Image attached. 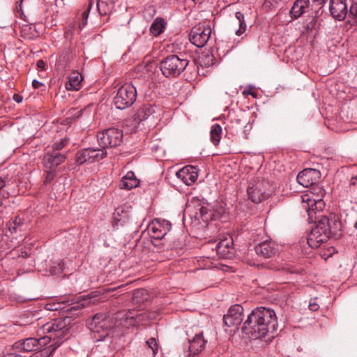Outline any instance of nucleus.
Returning a JSON list of instances; mask_svg holds the SVG:
<instances>
[{
    "label": "nucleus",
    "instance_id": "nucleus-1",
    "mask_svg": "<svg viewBox=\"0 0 357 357\" xmlns=\"http://www.w3.org/2000/svg\"><path fill=\"white\" fill-rule=\"evenodd\" d=\"M155 314L152 312L139 311L135 309L121 310L114 317L105 313H97L87 321L94 341H102L114 327L129 328L131 326L146 325L149 320L154 319Z\"/></svg>",
    "mask_w": 357,
    "mask_h": 357
},
{
    "label": "nucleus",
    "instance_id": "nucleus-2",
    "mask_svg": "<svg viewBox=\"0 0 357 357\" xmlns=\"http://www.w3.org/2000/svg\"><path fill=\"white\" fill-rule=\"evenodd\" d=\"M277 326L275 311L269 307H258L248 316L241 330L249 338L257 340L273 337Z\"/></svg>",
    "mask_w": 357,
    "mask_h": 357
},
{
    "label": "nucleus",
    "instance_id": "nucleus-3",
    "mask_svg": "<svg viewBox=\"0 0 357 357\" xmlns=\"http://www.w3.org/2000/svg\"><path fill=\"white\" fill-rule=\"evenodd\" d=\"M307 236V244L312 248H317L330 238H338L342 236V222L338 216L331 213L323 215L317 221Z\"/></svg>",
    "mask_w": 357,
    "mask_h": 357
},
{
    "label": "nucleus",
    "instance_id": "nucleus-4",
    "mask_svg": "<svg viewBox=\"0 0 357 357\" xmlns=\"http://www.w3.org/2000/svg\"><path fill=\"white\" fill-rule=\"evenodd\" d=\"M71 319L69 317H59L42 325L43 333H47V342L50 344L45 349L46 353L52 355L54 351L69 337Z\"/></svg>",
    "mask_w": 357,
    "mask_h": 357
},
{
    "label": "nucleus",
    "instance_id": "nucleus-5",
    "mask_svg": "<svg viewBox=\"0 0 357 357\" xmlns=\"http://www.w3.org/2000/svg\"><path fill=\"white\" fill-rule=\"evenodd\" d=\"M215 214L209 205L203 206L198 199H192L186 204L183 223L185 225L188 218L193 227L202 229L206 227L210 221L215 220Z\"/></svg>",
    "mask_w": 357,
    "mask_h": 357
},
{
    "label": "nucleus",
    "instance_id": "nucleus-6",
    "mask_svg": "<svg viewBox=\"0 0 357 357\" xmlns=\"http://www.w3.org/2000/svg\"><path fill=\"white\" fill-rule=\"evenodd\" d=\"M137 89L132 84L126 83L122 85L113 98V104L116 109H125L130 107L135 102Z\"/></svg>",
    "mask_w": 357,
    "mask_h": 357
},
{
    "label": "nucleus",
    "instance_id": "nucleus-7",
    "mask_svg": "<svg viewBox=\"0 0 357 357\" xmlns=\"http://www.w3.org/2000/svg\"><path fill=\"white\" fill-rule=\"evenodd\" d=\"M123 131L115 128H110L99 132L97 134V142L100 148L106 151V149L116 147L123 141Z\"/></svg>",
    "mask_w": 357,
    "mask_h": 357
},
{
    "label": "nucleus",
    "instance_id": "nucleus-8",
    "mask_svg": "<svg viewBox=\"0 0 357 357\" xmlns=\"http://www.w3.org/2000/svg\"><path fill=\"white\" fill-rule=\"evenodd\" d=\"M301 206L306 211L310 220L317 222L322 215H318L325 207V203L321 199H315L310 194L300 196Z\"/></svg>",
    "mask_w": 357,
    "mask_h": 357
},
{
    "label": "nucleus",
    "instance_id": "nucleus-9",
    "mask_svg": "<svg viewBox=\"0 0 357 357\" xmlns=\"http://www.w3.org/2000/svg\"><path fill=\"white\" fill-rule=\"evenodd\" d=\"M106 151L100 149L86 148L78 151L75 155V163L82 165L86 162H94L105 158Z\"/></svg>",
    "mask_w": 357,
    "mask_h": 357
},
{
    "label": "nucleus",
    "instance_id": "nucleus-10",
    "mask_svg": "<svg viewBox=\"0 0 357 357\" xmlns=\"http://www.w3.org/2000/svg\"><path fill=\"white\" fill-rule=\"evenodd\" d=\"M266 183L262 181L250 183L247 193L249 199L255 204H259L268 199L270 196L269 191L266 190Z\"/></svg>",
    "mask_w": 357,
    "mask_h": 357
},
{
    "label": "nucleus",
    "instance_id": "nucleus-11",
    "mask_svg": "<svg viewBox=\"0 0 357 357\" xmlns=\"http://www.w3.org/2000/svg\"><path fill=\"white\" fill-rule=\"evenodd\" d=\"M47 344V337H43L39 339L29 337L15 342L13 346V350L33 351L42 349Z\"/></svg>",
    "mask_w": 357,
    "mask_h": 357
},
{
    "label": "nucleus",
    "instance_id": "nucleus-12",
    "mask_svg": "<svg viewBox=\"0 0 357 357\" xmlns=\"http://www.w3.org/2000/svg\"><path fill=\"white\" fill-rule=\"evenodd\" d=\"M211 34V29L208 26H195L189 34V40L197 47H204L208 41Z\"/></svg>",
    "mask_w": 357,
    "mask_h": 357
},
{
    "label": "nucleus",
    "instance_id": "nucleus-13",
    "mask_svg": "<svg viewBox=\"0 0 357 357\" xmlns=\"http://www.w3.org/2000/svg\"><path fill=\"white\" fill-rule=\"evenodd\" d=\"M245 123L246 119H243L240 116L235 114H229L227 122L225 123V137L229 139H233L243 129Z\"/></svg>",
    "mask_w": 357,
    "mask_h": 357
},
{
    "label": "nucleus",
    "instance_id": "nucleus-14",
    "mask_svg": "<svg viewBox=\"0 0 357 357\" xmlns=\"http://www.w3.org/2000/svg\"><path fill=\"white\" fill-rule=\"evenodd\" d=\"M243 307L241 305L236 304L231 306L223 317L225 325L228 327L238 328L243 321Z\"/></svg>",
    "mask_w": 357,
    "mask_h": 357
},
{
    "label": "nucleus",
    "instance_id": "nucleus-15",
    "mask_svg": "<svg viewBox=\"0 0 357 357\" xmlns=\"http://www.w3.org/2000/svg\"><path fill=\"white\" fill-rule=\"evenodd\" d=\"M321 177V173L316 169H305L297 176L298 183L304 188H308L317 183Z\"/></svg>",
    "mask_w": 357,
    "mask_h": 357
},
{
    "label": "nucleus",
    "instance_id": "nucleus-16",
    "mask_svg": "<svg viewBox=\"0 0 357 357\" xmlns=\"http://www.w3.org/2000/svg\"><path fill=\"white\" fill-rule=\"evenodd\" d=\"M160 68L165 77H176L178 75V56H168L160 63Z\"/></svg>",
    "mask_w": 357,
    "mask_h": 357
},
{
    "label": "nucleus",
    "instance_id": "nucleus-17",
    "mask_svg": "<svg viewBox=\"0 0 357 357\" xmlns=\"http://www.w3.org/2000/svg\"><path fill=\"white\" fill-rule=\"evenodd\" d=\"M192 335V329L190 331H186V335L188 336L189 342L190 354L195 355L204 349L206 341L204 339L202 332L195 333L192 339H190V336Z\"/></svg>",
    "mask_w": 357,
    "mask_h": 357
},
{
    "label": "nucleus",
    "instance_id": "nucleus-18",
    "mask_svg": "<svg viewBox=\"0 0 357 357\" xmlns=\"http://www.w3.org/2000/svg\"><path fill=\"white\" fill-rule=\"evenodd\" d=\"M234 242L231 236L221 239L215 245L217 255L223 259H230L234 255Z\"/></svg>",
    "mask_w": 357,
    "mask_h": 357
},
{
    "label": "nucleus",
    "instance_id": "nucleus-19",
    "mask_svg": "<svg viewBox=\"0 0 357 357\" xmlns=\"http://www.w3.org/2000/svg\"><path fill=\"white\" fill-rule=\"evenodd\" d=\"M66 159V154L48 150L43 157L44 166L47 169H55Z\"/></svg>",
    "mask_w": 357,
    "mask_h": 357
},
{
    "label": "nucleus",
    "instance_id": "nucleus-20",
    "mask_svg": "<svg viewBox=\"0 0 357 357\" xmlns=\"http://www.w3.org/2000/svg\"><path fill=\"white\" fill-rule=\"evenodd\" d=\"M331 15L337 20H343L348 13L347 0H331Z\"/></svg>",
    "mask_w": 357,
    "mask_h": 357
},
{
    "label": "nucleus",
    "instance_id": "nucleus-21",
    "mask_svg": "<svg viewBox=\"0 0 357 357\" xmlns=\"http://www.w3.org/2000/svg\"><path fill=\"white\" fill-rule=\"evenodd\" d=\"M257 255L263 258H270L274 256L278 252V245L271 241H265L255 248Z\"/></svg>",
    "mask_w": 357,
    "mask_h": 357
},
{
    "label": "nucleus",
    "instance_id": "nucleus-22",
    "mask_svg": "<svg viewBox=\"0 0 357 357\" xmlns=\"http://www.w3.org/2000/svg\"><path fill=\"white\" fill-rule=\"evenodd\" d=\"M197 168L194 166L188 165L180 169V179L186 185L194 183L197 181Z\"/></svg>",
    "mask_w": 357,
    "mask_h": 357
},
{
    "label": "nucleus",
    "instance_id": "nucleus-23",
    "mask_svg": "<svg viewBox=\"0 0 357 357\" xmlns=\"http://www.w3.org/2000/svg\"><path fill=\"white\" fill-rule=\"evenodd\" d=\"M40 319L39 312L26 311L20 317V325L33 326L36 328L40 326L38 322Z\"/></svg>",
    "mask_w": 357,
    "mask_h": 357
},
{
    "label": "nucleus",
    "instance_id": "nucleus-24",
    "mask_svg": "<svg viewBox=\"0 0 357 357\" xmlns=\"http://www.w3.org/2000/svg\"><path fill=\"white\" fill-rule=\"evenodd\" d=\"M6 227L10 235H12L13 234H17V232L24 231L26 227V225L24 222V218L17 215L13 219H11L7 223Z\"/></svg>",
    "mask_w": 357,
    "mask_h": 357
},
{
    "label": "nucleus",
    "instance_id": "nucleus-25",
    "mask_svg": "<svg viewBox=\"0 0 357 357\" xmlns=\"http://www.w3.org/2000/svg\"><path fill=\"white\" fill-rule=\"evenodd\" d=\"M139 185V180L137 178L133 172L130 171L121 178L120 186L121 188L131 190Z\"/></svg>",
    "mask_w": 357,
    "mask_h": 357
},
{
    "label": "nucleus",
    "instance_id": "nucleus-26",
    "mask_svg": "<svg viewBox=\"0 0 357 357\" xmlns=\"http://www.w3.org/2000/svg\"><path fill=\"white\" fill-rule=\"evenodd\" d=\"M83 77L78 72H73L66 82V89L68 91H77L80 89Z\"/></svg>",
    "mask_w": 357,
    "mask_h": 357
},
{
    "label": "nucleus",
    "instance_id": "nucleus-27",
    "mask_svg": "<svg viewBox=\"0 0 357 357\" xmlns=\"http://www.w3.org/2000/svg\"><path fill=\"white\" fill-rule=\"evenodd\" d=\"M155 112V107L152 105H144L141 107L135 114V120L138 123L147 119L149 116Z\"/></svg>",
    "mask_w": 357,
    "mask_h": 357
},
{
    "label": "nucleus",
    "instance_id": "nucleus-28",
    "mask_svg": "<svg viewBox=\"0 0 357 357\" xmlns=\"http://www.w3.org/2000/svg\"><path fill=\"white\" fill-rule=\"evenodd\" d=\"M169 230V228L167 229L164 228L162 229V226L158 222L152 223V225L149 227V231L150 233L151 238L157 241L162 240Z\"/></svg>",
    "mask_w": 357,
    "mask_h": 357
},
{
    "label": "nucleus",
    "instance_id": "nucleus-29",
    "mask_svg": "<svg viewBox=\"0 0 357 357\" xmlns=\"http://www.w3.org/2000/svg\"><path fill=\"white\" fill-rule=\"evenodd\" d=\"M185 55H183L180 53V70L182 69V71H180V75L182 74L183 77L187 81L190 82L195 77V73L190 72V75L186 76V71L189 70H193L194 66H189V60L187 59L186 57H184Z\"/></svg>",
    "mask_w": 357,
    "mask_h": 357
},
{
    "label": "nucleus",
    "instance_id": "nucleus-30",
    "mask_svg": "<svg viewBox=\"0 0 357 357\" xmlns=\"http://www.w3.org/2000/svg\"><path fill=\"white\" fill-rule=\"evenodd\" d=\"M309 0H296L291 9V13L294 18L301 17L304 13L305 8L308 7Z\"/></svg>",
    "mask_w": 357,
    "mask_h": 357
},
{
    "label": "nucleus",
    "instance_id": "nucleus-31",
    "mask_svg": "<svg viewBox=\"0 0 357 357\" xmlns=\"http://www.w3.org/2000/svg\"><path fill=\"white\" fill-rule=\"evenodd\" d=\"M92 6V1L89 2L86 8L80 14H77V20L78 21L79 30H82L87 24L89 14Z\"/></svg>",
    "mask_w": 357,
    "mask_h": 357
},
{
    "label": "nucleus",
    "instance_id": "nucleus-32",
    "mask_svg": "<svg viewBox=\"0 0 357 357\" xmlns=\"http://www.w3.org/2000/svg\"><path fill=\"white\" fill-rule=\"evenodd\" d=\"M178 179V169H177L176 167H172L169 169H168L167 175H166V180L176 190H178V188H177Z\"/></svg>",
    "mask_w": 357,
    "mask_h": 357
},
{
    "label": "nucleus",
    "instance_id": "nucleus-33",
    "mask_svg": "<svg viewBox=\"0 0 357 357\" xmlns=\"http://www.w3.org/2000/svg\"><path fill=\"white\" fill-rule=\"evenodd\" d=\"M222 127L219 124H214L212 126L210 131L211 140L212 143L217 146L221 139L222 135Z\"/></svg>",
    "mask_w": 357,
    "mask_h": 357
},
{
    "label": "nucleus",
    "instance_id": "nucleus-34",
    "mask_svg": "<svg viewBox=\"0 0 357 357\" xmlns=\"http://www.w3.org/2000/svg\"><path fill=\"white\" fill-rule=\"evenodd\" d=\"M64 302H58V303H48L45 304V309L49 311H58V310H64V311H71L73 310H76L77 306L73 305L68 307L65 310L66 307L63 306Z\"/></svg>",
    "mask_w": 357,
    "mask_h": 357
},
{
    "label": "nucleus",
    "instance_id": "nucleus-35",
    "mask_svg": "<svg viewBox=\"0 0 357 357\" xmlns=\"http://www.w3.org/2000/svg\"><path fill=\"white\" fill-rule=\"evenodd\" d=\"M165 29V22L161 18H157L150 27V32L157 36L161 34Z\"/></svg>",
    "mask_w": 357,
    "mask_h": 357
},
{
    "label": "nucleus",
    "instance_id": "nucleus-36",
    "mask_svg": "<svg viewBox=\"0 0 357 357\" xmlns=\"http://www.w3.org/2000/svg\"><path fill=\"white\" fill-rule=\"evenodd\" d=\"M63 269V262L61 260L53 261L50 264V272L52 275H59Z\"/></svg>",
    "mask_w": 357,
    "mask_h": 357
},
{
    "label": "nucleus",
    "instance_id": "nucleus-37",
    "mask_svg": "<svg viewBox=\"0 0 357 357\" xmlns=\"http://www.w3.org/2000/svg\"><path fill=\"white\" fill-rule=\"evenodd\" d=\"M235 17L238 22L239 29L236 31L237 36L242 35L246 30V23L244 19V15L241 12H236Z\"/></svg>",
    "mask_w": 357,
    "mask_h": 357
},
{
    "label": "nucleus",
    "instance_id": "nucleus-38",
    "mask_svg": "<svg viewBox=\"0 0 357 357\" xmlns=\"http://www.w3.org/2000/svg\"><path fill=\"white\" fill-rule=\"evenodd\" d=\"M199 62L201 66L205 67H209L214 64L215 58L214 56L209 53L202 54L199 57Z\"/></svg>",
    "mask_w": 357,
    "mask_h": 357
},
{
    "label": "nucleus",
    "instance_id": "nucleus-39",
    "mask_svg": "<svg viewBox=\"0 0 357 357\" xmlns=\"http://www.w3.org/2000/svg\"><path fill=\"white\" fill-rule=\"evenodd\" d=\"M69 144V139L64 137L61 139L60 141L55 142L52 146V151L55 152H60L63 149H64Z\"/></svg>",
    "mask_w": 357,
    "mask_h": 357
},
{
    "label": "nucleus",
    "instance_id": "nucleus-40",
    "mask_svg": "<svg viewBox=\"0 0 357 357\" xmlns=\"http://www.w3.org/2000/svg\"><path fill=\"white\" fill-rule=\"evenodd\" d=\"M56 172L55 169H49L46 172V175L43 181L44 185H47L50 184L56 177Z\"/></svg>",
    "mask_w": 357,
    "mask_h": 357
},
{
    "label": "nucleus",
    "instance_id": "nucleus-41",
    "mask_svg": "<svg viewBox=\"0 0 357 357\" xmlns=\"http://www.w3.org/2000/svg\"><path fill=\"white\" fill-rule=\"evenodd\" d=\"M147 346L149 349L152 350L153 355L155 356L158 353V344L157 343L156 340L154 337L149 338L146 342Z\"/></svg>",
    "mask_w": 357,
    "mask_h": 357
},
{
    "label": "nucleus",
    "instance_id": "nucleus-42",
    "mask_svg": "<svg viewBox=\"0 0 357 357\" xmlns=\"http://www.w3.org/2000/svg\"><path fill=\"white\" fill-rule=\"evenodd\" d=\"M349 15L354 17H357V1L353 0L349 9Z\"/></svg>",
    "mask_w": 357,
    "mask_h": 357
},
{
    "label": "nucleus",
    "instance_id": "nucleus-43",
    "mask_svg": "<svg viewBox=\"0 0 357 357\" xmlns=\"http://www.w3.org/2000/svg\"><path fill=\"white\" fill-rule=\"evenodd\" d=\"M199 262L200 264L205 263L204 264V268H210L212 267V263L210 261V257H203L201 258L200 260H199Z\"/></svg>",
    "mask_w": 357,
    "mask_h": 357
},
{
    "label": "nucleus",
    "instance_id": "nucleus-44",
    "mask_svg": "<svg viewBox=\"0 0 357 357\" xmlns=\"http://www.w3.org/2000/svg\"><path fill=\"white\" fill-rule=\"evenodd\" d=\"M251 126L248 125V122L246 121V123L244 124V126L243 127V138L247 139H248V135L250 133V131L251 130Z\"/></svg>",
    "mask_w": 357,
    "mask_h": 357
},
{
    "label": "nucleus",
    "instance_id": "nucleus-45",
    "mask_svg": "<svg viewBox=\"0 0 357 357\" xmlns=\"http://www.w3.org/2000/svg\"><path fill=\"white\" fill-rule=\"evenodd\" d=\"M103 6H105V3L103 1H98L97 2V8L100 15H106V13H107L105 10H102V9H101V8Z\"/></svg>",
    "mask_w": 357,
    "mask_h": 357
},
{
    "label": "nucleus",
    "instance_id": "nucleus-46",
    "mask_svg": "<svg viewBox=\"0 0 357 357\" xmlns=\"http://www.w3.org/2000/svg\"><path fill=\"white\" fill-rule=\"evenodd\" d=\"M32 86L34 89H39L40 86L45 87V85L42 82H40L36 79L33 80Z\"/></svg>",
    "mask_w": 357,
    "mask_h": 357
},
{
    "label": "nucleus",
    "instance_id": "nucleus-47",
    "mask_svg": "<svg viewBox=\"0 0 357 357\" xmlns=\"http://www.w3.org/2000/svg\"><path fill=\"white\" fill-rule=\"evenodd\" d=\"M89 107V106L77 111V112L75 114V115L76 116L77 118H79V116H82L84 112H87Z\"/></svg>",
    "mask_w": 357,
    "mask_h": 357
},
{
    "label": "nucleus",
    "instance_id": "nucleus-48",
    "mask_svg": "<svg viewBox=\"0 0 357 357\" xmlns=\"http://www.w3.org/2000/svg\"><path fill=\"white\" fill-rule=\"evenodd\" d=\"M3 357H22L21 354H17L15 350L13 351L8 353Z\"/></svg>",
    "mask_w": 357,
    "mask_h": 357
},
{
    "label": "nucleus",
    "instance_id": "nucleus-49",
    "mask_svg": "<svg viewBox=\"0 0 357 357\" xmlns=\"http://www.w3.org/2000/svg\"><path fill=\"white\" fill-rule=\"evenodd\" d=\"M309 309L311 310V311H317L319 309V305L315 303H312L310 302V304H309Z\"/></svg>",
    "mask_w": 357,
    "mask_h": 357
},
{
    "label": "nucleus",
    "instance_id": "nucleus-50",
    "mask_svg": "<svg viewBox=\"0 0 357 357\" xmlns=\"http://www.w3.org/2000/svg\"><path fill=\"white\" fill-rule=\"evenodd\" d=\"M36 65L40 69H45V63L42 59L37 61Z\"/></svg>",
    "mask_w": 357,
    "mask_h": 357
},
{
    "label": "nucleus",
    "instance_id": "nucleus-51",
    "mask_svg": "<svg viewBox=\"0 0 357 357\" xmlns=\"http://www.w3.org/2000/svg\"><path fill=\"white\" fill-rule=\"evenodd\" d=\"M13 100L17 102H21L22 101V97L20 96L19 94H14L13 95Z\"/></svg>",
    "mask_w": 357,
    "mask_h": 357
},
{
    "label": "nucleus",
    "instance_id": "nucleus-52",
    "mask_svg": "<svg viewBox=\"0 0 357 357\" xmlns=\"http://www.w3.org/2000/svg\"><path fill=\"white\" fill-rule=\"evenodd\" d=\"M23 0H20V1H17V9H18L20 12H21V14H22V3Z\"/></svg>",
    "mask_w": 357,
    "mask_h": 357
},
{
    "label": "nucleus",
    "instance_id": "nucleus-53",
    "mask_svg": "<svg viewBox=\"0 0 357 357\" xmlns=\"http://www.w3.org/2000/svg\"><path fill=\"white\" fill-rule=\"evenodd\" d=\"M160 241H161V240H159L158 241H155V240L153 239V240H152V243H153L155 246H156V247H160V245H161Z\"/></svg>",
    "mask_w": 357,
    "mask_h": 357
},
{
    "label": "nucleus",
    "instance_id": "nucleus-54",
    "mask_svg": "<svg viewBox=\"0 0 357 357\" xmlns=\"http://www.w3.org/2000/svg\"><path fill=\"white\" fill-rule=\"evenodd\" d=\"M288 271L291 273H297V271L293 268H287Z\"/></svg>",
    "mask_w": 357,
    "mask_h": 357
},
{
    "label": "nucleus",
    "instance_id": "nucleus-55",
    "mask_svg": "<svg viewBox=\"0 0 357 357\" xmlns=\"http://www.w3.org/2000/svg\"><path fill=\"white\" fill-rule=\"evenodd\" d=\"M142 291H143V290H142V289L137 290V291L134 293V295H135V296H137V295L138 294L141 293Z\"/></svg>",
    "mask_w": 357,
    "mask_h": 357
},
{
    "label": "nucleus",
    "instance_id": "nucleus-56",
    "mask_svg": "<svg viewBox=\"0 0 357 357\" xmlns=\"http://www.w3.org/2000/svg\"><path fill=\"white\" fill-rule=\"evenodd\" d=\"M354 179L357 180V178H352V179H351V183L352 185H355V184H356V183H355V181H354Z\"/></svg>",
    "mask_w": 357,
    "mask_h": 357
},
{
    "label": "nucleus",
    "instance_id": "nucleus-57",
    "mask_svg": "<svg viewBox=\"0 0 357 357\" xmlns=\"http://www.w3.org/2000/svg\"><path fill=\"white\" fill-rule=\"evenodd\" d=\"M33 298H26V299H23L22 301H20L21 302H25L26 301H31Z\"/></svg>",
    "mask_w": 357,
    "mask_h": 357
},
{
    "label": "nucleus",
    "instance_id": "nucleus-58",
    "mask_svg": "<svg viewBox=\"0 0 357 357\" xmlns=\"http://www.w3.org/2000/svg\"><path fill=\"white\" fill-rule=\"evenodd\" d=\"M190 72L192 73V70H189L188 71H186V76H189L190 75Z\"/></svg>",
    "mask_w": 357,
    "mask_h": 357
},
{
    "label": "nucleus",
    "instance_id": "nucleus-59",
    "mask_svg": "<svg viewBox=\"0 0 357 357\" xmlns=\"http://www.w3.org/2000/svg\"><path fill=\"white\" fill-rule=\"evenodd\" d=\"M312 24V26L313 25L312 24V22H310L308 24H307V29H310V25Z\"/></svg>",
    "mask_w": 357,
    "mask_h": 357
},
{
    "label": "nucleus",
    "instance_id": "nucleus-60",
    "mask_svg": "<svg viewBox=\"0 0 357 357\" xmlns=\"http://www.w3.org/2000/svg\"><path fill=\"white\" fill-rule=\"evenodd\" d=\"M248 93L251 94L254 97L255 96V93H253V92H250L249 91V92H248Z\"/></svg>",
    "mask_w": 357,
    "mask_h": 357
},
{
    "label": "nucleus",
    "instance_id": "nucleus-61",
    "mask_svg": "<svg viewBox=\"0 0 357 357\" xmlns=\"http://www.w3.org/2000/svg\"><path fill=\"white\" fill-rule=\"evenodd\" d=\"M166 224H167V225H169V227H171V225H170V224H169L168 222H167Z\"/></svg>",
    "mask_w": 357,
    "mask_h": 357
},
{
    "label": "nucleus",
    "instance_id": "nucleus-62",
    "mask_svg": "<svg viewBox=\"0 0 357 357\" xmlns=\"http://www.w3.org/2000/svg\"><path fill=\"white\" fill-rule=\"evenodd\" d=\"M355 227L357 228V222L355 223Z\"/></svg>",
    "mask_w": 357,
    "mask_h": 357
}]
</instances>
